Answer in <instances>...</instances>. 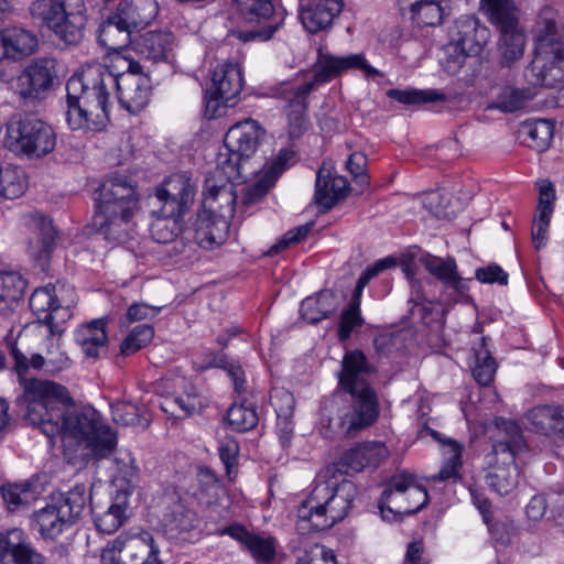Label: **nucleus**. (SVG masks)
<instances>
[{"instance_id":"26","label":"nucleus","mask_w":564,"mask_h":564,"mask_svg":"<svg viewBox=\"0 0 564 564\" xmlns=\"http://www.w3.org/2000/svg\"><path fill=\"white\" fill-rule=\"evenodd\" d=\"M44 562L35 551L29 535L21 529L1 533L0 564H35Z\"/></svg>"},{"instance_id":"31","label":"nucleus","mask_w":564,"mask_h":564,"mask_svg":"<svg viewBox=\"0 0 564 564\" xmlns=\"http://www.w3.org/2000/svg\"><path fill=\"white\" fill-rule=\"evenodd\" d=\"M343 8V0H317L302 8L299 17L303 26L310 33L315 34L330 29Z\"/></svg>"},{"instance_id":"47","label":"nucleus","mask_w":564,"mask_h":564,"mask_svg":"<svg viewBox=\"0 0 564 564\" xmlns=\"http://www.w3.org/2000/svg\"><path fill=\"white\" fill-rule=\"evenodd\" d=\"M480 9L496 29L519 22L516 0H480Z\"/></svg>"},{"instance_id":"64","label":"nucleus","mask_w":564,"mask_h":564,"mask_svg":"<svg viewBox=\"0 0 564 564\" xmlns=\"http://www.w3.org/2000/svg\"><path fill=\"white\" fill-rule=\"evenodd\" d=\"M364 323V318L360 315V308L357 305H349L346 310L343 311L337 337L340 341H346L350 336L352 330L356 327L361 326Z\"/></svg>"},{"instance_id":"48","label":"nucleus","mask_w":564,"mask_h":564,"mask_svg":"<svg viewBox=\"0 0 564 564\" xmlns=\"http://www.w3.org/2000/svg\"><path fill=\"white\" fill-rule=\"evenodd\" d=\"M473 377L480 386L487 387L494 380L497 370V362L488 349L486 337H482L480 341L473 347Z\"/></svg>"},{"instance_id":"18","label":"nucleus","mask_w":564,"mask_h":564,"mask_svg":"<svg viewBox=\"0 0 564 564\" xmlns=\"http://www.w3.org/2000/svg\"><path fill=\"white\" fill-rule=\"evenodd\" d=\"M139 199L135 187L124 175H113L106 180L97 191L96 214H137Z\"/></svg>"},{"instance_id":"40","label":"nucleus","mask_w":564,"mask_h":564,"mask_svg":"<svg viewBox=\"0 0 564 564\" xmlns=\"http://www.w3.org/2000/svg\"><path fill=\"white\" fill-rule=\"evenodd\" d=\"M229 220L215 214L198 218L195 230L197 243L206 249H213L226 242L229 236Z\"/></svg>"},{"instance_id":"42","label":"nucleus","mask_w":564,"mask_h":564,"mask_svg":"<svg viewBox=\"0 0 564 564\" xmlns=\"http://www.w3.org/2000/svg\"><path fill=\"white\" fill-rule=\"evenodd\" d=\"M75 341L86 357L99 358L108 343L106 321L98 318L78 327L75 332Z\"/></svg>"},{"instance_id":"12","label":"nucleus","mask_w":564,"mask_h":564,"mask_svg":"<svg viewBox=\"0 0 564 564\" xmlns=\"http://www.w3.org/2000/svg\"><path fill=\"white\" fill-rule=\"evenodd\" d=\"M241 18L252 28L236 30L232 35L243 43L265 42L283 25L284 13L276 11L271 0H232Z\"/></svg>"},{"instance_id":"50","label":"nucleus","mask_w":564,"mask_h":564,"mask_svg":"<svg viewBox=\"0 0 564 564\" xmlns=\"http://www.w3.org/2000/svg\"><path fill=\"white\" fill-rule=\"evenodd\" d=\"M221 494H224V487L216 474L206 466H198L193 495L202 503L212 505Z\"/></svg>"},{"instance_id":"14","label":"nucleus","mask_w":564,"mask_h":564,"mask_svg":"<svg viewBox=\"0 0 564 564\" xmlns=\"http://www.w3.org/2000/svg\"><path fill=\"white\" fill-rule=\"evenodd\" d=\"M529 84L554 88L564 82V42L534 45L533 58L524 73Z\"/></svg>"},{"instance_id":"41","label":"nucleus","mask_w":564,"mask_h":564,"mask_svg":"<svg viewBox=\"0 0 564 564\" xmlns=\"http://www.w3.org/2000/svg\"><path fill=\"white\" fill-rule=\"evenodd\" d=\"M159 12L156 0H124L116 11L119 21L132 28L135 32L145 28Z\"/></svg>"},{"instance_id":"8","label":"nucleus","mask_w":564,"mask_h":564,"mask_svg":"<svg viewBox=\"0 0 564 564\" xmlns=\"http://www.w3.org/2000/svg\"><path fill=\"white\" fill-rule=\"evenodd\" d=\"M56 144L53 127L33 113H17L7 122L6 145L19 158L43 159Z\"/></svg>"},{"instance_id":"27","label":"nucleus","mask_w":564,"mask_h":564,"mask_svg":"<svg viewBox=\"0 0 564 564\" xmlns=\"http://www.w3.org/2000/svg\"><path fill=\"white\" fill-rule=\"evenodd\" d=\"M29 304L39 321L47 325L52 335L58 324L69 317L68 307L58 303L55 286L52 284L35 289Z\"/></svg>"},{"instance_id":"23","label":"nucleus","mask_w":564,"mask_h":564,"mask_svg":"<svg viewBox=\"0 0 564 564\" xmlns=\"http://www.w3.org/2000/svg\"><path fill=\"white\" fill-rule=\"evenodd\" d=\"M420 262L449 291L447 302L456 303L459 299L467 295L469 280L458 274L457 263L454 258L444 259L424 253L420 258Z\"/></svg>"},{"instance_id":"49","label":"nucleus","mask_w":564,"mask_h":564,"mask_svg":"<svg viewBox=\"0 0 564 564\" xmlns=\"http://www.w3.org/2000/svg\"><path fill=\"white\" fill-rule=\"evenodd\" d=\"M195 513L177 505L163 520V532L170 540H186L185 534L195 527Z\"/></svg>"},{"instance_id":"37","label":"nucleus","mask_w":564,"mask_h":564,"mask_svg":"<svg viewBox=\"0 0 564 564\" xmlns=\"http://www.w3.org/2000/svg\"><path fill=\"white\" fill-rule=\"evenodd\" d=\"M135 214L95 215L99 232L106 240L113 243H124L137 232Z\"/></svg>"},{"instance_id":"29","label":"nucleus","mask_w":564,"mask_h":564,"mask_svg":"<svg viewBox=\"0 0 564 564\" xmlns=\"http://www.w3.org/2000/svg\"><path fill=\"white\" fill-rule=\"evenodd\" d=\"M349 191L348 181L340 175H332L324 167L316 174L314 202L322 213L329 212L339 200L344 199Z\"/></svg>"},{"instance_id":"61","label":"nucleus","mask_w":564,"mask_h":564,"mask_svg":"<svg viewBox=\"0 0 564 564\" xmlns=\"http://www.w3.org/2000/svg\"><path fill=\"white\" fill-rule=\"evenodd\" d=\"M113 482H121L120 489H128L129 494L132 482L138 476V467L134 464V458L126 453L113 460Z\"/></svg>"},{"instance_id":"63","label":"nucleus","mask_w":564,"mask_h":564,"mask_svg":"<svg viewBox=\"0 0 564 564\" xmlns=\"http://www.w3.org/2000/svg\"><path fill=\"white\" fill-rule=\"evenodd\" d=\"M295 564H337V561L330 549L315 543L303 551Z\"/></svg>"},{"instance_id":"9","label":"nucleus","mask_w":564,"mask_h":564,"mask_svg":"<svg viewBox=\"0 0 564 564\" xmlns=\"http://www.w3.org/2000/svg\"><path fill=\"white\" fill-rule=\"evenodd\" d=\"M91 486L76 484L66 494L53 495L50 502L35 512L34 521L44 539H55L72 527L87 510Z\"/></svg>"},{"instance_id":"20","label":"nucleus","mask_w":564,"mask_h":564,"mask_svg":"<svg viewBox=\"0 0 564 564\" xmlns=\"http://www.w3.org/2000/svg\"><path fill=\"white\" fill-rule=\"evenodd\" d=\"M239 177H229L228 172L219 164L205 178L203 204L210 214L229 219L232 217L237 195L232 182Z\"/></svg>"},{"instance_id":"3","label":"nucleus","mask_w":564,"mask_h":564,"mask_svg":"<svg viewBox=\"0 0 564 564\" xmlns=\"http://www.w3.org/2000/svg\"><path fill=\"white\" fill-rule=\"evenodd\" d=\"M357 495V486L351 480L327 468L317 476L308 497L299 507L297 530L330 529L348 516Z\"/></svg>"},{"instance_id":"5","label":"nucleus","mask_w":564,"mask_h":564,"mask_svg":"<svg viewBox=\"0 0 564 564\" xmlns=\"http://www.w3.org/2000/svg\"><path fill=\"white\" fill-rule=\"evenodd\" d=\"M490 39V30L473 15L457 19L448 31V42L444 45L442 67L449 75H458L471 68L465 76H474L479 70L478 56Z\"/></svg>"},{"instance_id":"1","label":"nucleus","mask_w":564,"mask_h":564,"mask_svg":"<svg viewBox=\"0 0 564 564\" xmlns=\"http://www.w3.org/2000/svg\"><path fill=\"white\" fill-rule=\"evenodd\" d=\"M67 389L54 381H33L26 388L25 419L48 437L62 435L76 443L94 459L108 457L117 446V435L94 408L66 411Z\"/></svg>"},{"instance_id":"22","label":"nucleus","mask_w":564,"mask_h":564,"mask_svg":"<svg viewBox=\"0 0 564 564\" xmlns=\"http://www.w3.org/2000/svg\"><path fill=\"white\" fill-rule=\"evenodd\" d=\"M237 541L242 551L247 552L258 564H273L276 557L278 540L264 532L249 531L246 527L235 523L223 530Z\"/></svg>"},{"instance_id":"60","label":"nucleus","mask_w":564,"mask_h":564,"mask_svg":"<svg viewBox=\"0 0 564 564\" xmlns=\"http://www.w3.org/2000/svg\"><path fill=\"white\" fill-rule=\"evenodd\" d=\"M153 327L147 324L135 326L120 345V354L130 356L145 347L153 338Z\"/></svg>"},{"instance_id":"32","label":"nucleus","mask_w":564,"mask_h":564,"mask_svg":"<svg viewBox=\"0 0 564 564\" xmlns=\"http://www.w3.org/2000/svg\"><path fill=\"white\" fill-rule=\"evenodd\" d=\"M30 227L32 235L29 238L28 252L32 259L43 265L54 249L56 230L52 220L43 215L33 216Z\"/></svg>"},{"instance_id":"59","label":"nucleus","mask_w":564,"mask_h":564,"mask_svg":"<svg viewBox=\"0 0 564 564\" xmlns=\"http://www.w3.org/2000/svg\"><path fill=\"white\" fill-rule=\"evenodd\" d=\"M397 265V261L392 257H387L383 259H380L376 261L372 265L368 267L359 276L354 294H352V301L349 305H357L358 308H360V297L362 294L364 289L368 285V283L379 275L384 270H388L390 268H393Z\"/></svg>"},{"instance_id":"53","label":"nucleus","mask_w":564,"mask_h":564,"mask_svg":"<svg viewBox=\"0 0 564 564\" xmlns=\"http://www.w3.org/2000/svg\"><path fill=\"white\" fill-rule=\"evenodd\" d=\"M181 217L180 215H166L164 209H160V216L150 226L152 239L159 243L173 242L182 231Z\"/></svg>"},{"instance_id":"21","label":"nucleus","mask_w":564,"mask_h":564,"mask_svg":"<svg viewBox=\"0 0 564 564\" xmlns=\"http://www.w3.org/2000/svg\"><path fill=\"white\" fill-rule=\"evenodd\" d=\"M197 185L187 173L169 176L158 188L156 198L166 215L184 216L194 204Z\"/></svg>"},{"instance_id":"51","label":"nucleus","mask_w":564,"mask_h":564,"mask_svg":"<svg viewBox=\"0 0 564 564\" xmlns=\"http://www.w3.org/2000/svg\"><path fill=\"white\" fill-rule=\"evenodd\" d=\"M533 98L534 93L530 88L506 86L498 94L495 108L503 112H514L528 107Z\"/></svg>"},{"instance_id":"38","label":"nucleus","mask_w":564,"mask_h":564,"mask_svg":"<svg viewBox=\"0 0 564 564\" xmlns=\"http://www.w3.org/2000/svg\"><path fill=\"white\" fill-rule=\"evenodd\" d=\"M527 416L536 432L564 441V405H539L530 410Z\"/></svg>"},{"instance_id":"2","label":"nucleus","mask_w":564,"mask_h":564,"mask_svg":"<svg viewBox=\"0 0 564 564\" xmlns=\"http://www.w3.org/2000/svg\"><path fill=\"white\" fill-rule=\"evenodd\" d=\"M373 367L359 349L346 351L337 373V391L324 411L329 424H335L344 434L356 433L373 425L379 416L377 392L368 378Z\"/></svg>"},{"instance_id":"45","label":"nucleus","mask_w":564,"mask_h":564,"mask_svg":"<svg viewBox=\"0 0 564 564\" xmlns=\"http://www.w3.org/2000/svg\"><path fill=\"white\" fill-rule=\"evenodd\" d=\"M562 28L563 22L558 12L552 7H543L538 14L533 29L534 45L564 42L560 35Z\"/></svg>"},{"instance_id":"35","label":"nucleus","mask_w":564,"mask_h":564,"mask_svg":"<svg viewBox=\"0 0 564 564\" xmlns=\"http://www.w3.org/2000/svg\"><path fill=\"white\" fill-rule=\"evenodd\" d=\"M181 383L185 388L183 393L174 392L160 401L161 410L178 420L199 413L206 405L205 399L196 392L194 387L188 386L187 388L184 379L181 380Z\"/></svg>"},{"instance_id":"4","label":"nucleus","mask_w":564,"mask_h":564,"mask_svg":"<svg viewBox=\"0 0 564 564\" xmlns=\"http://www.w3.org/2000/svg\"><path fill=\"white\" fill-rule=\"evenodd\" d=\"M100 73L90 69L88 63L66 83V120L72 130L104 129L109 121L106 99L97 85H101Z\"/></svg>"},{"instance_id":"28","label":"nucleus","mask_w":564,"mask_h":564,"mask_svg":"<svg viewBox=\"0 0 564 564\" xmlns=\"http://www.w3.org/2000/svg\"><path fill=\"white\" fill-rule=\"evenodd\" d=\"M389 456V451L383 443L368 442L359 444L346 451L338 464L335 471L338 475L359 473L366 467H377L382 460Z\"/></svg>"},{"instance_id":"62","label":"nucleus","mask_w":564,"mask_h":564,"mask_svg":"<svg viewBox=\"0 0 564 564\" xmlns=\"http://www.w3.org/2000/svg\"><path fill=\"white\" fill-rule=\"evenodd\" d=\"M528 137L534 142V147L544 150L553 138V126L547 120H536L525 126Z\"/></svg>"},{"instance_id":"57","label":"nucleus","mask_w":564,"mask_h":564,"mask_svg":"<svg viewBox=\"0 0 564 564\" xmlns=\"http://www.w3.org/2000/svg\"><path fill=\"white\" fill-rule=\"evenodd\" d=\"M227 424L236 432H247L254 429L259 417L256 409L246 402L234 403L227 411Z\"/></svg>"},{"instance_id":"30","label":"nucleus","mask_w":564,"mask_h":564,"mask_svg":"<svg viewBox=\"0 0 564 564\" xmlns=\"http://www.w3.org/2000/svg\"><path fill=\"white\" fill-rule=\"evenodd\" d=\"M36 47L37 37L26 29L8 26L0 30V62L20 61L33 54Z\"/></svg>"},{"instance_id":"7","label":"nucleus","mask_w":564,"mask_h":564,"mask_svg":"<svg viewBox=\"0 0 564 564\" xmlns=\"http://www.w3.org/2000/svg\"><path fill=\"white\" fill-rule=\"evenodd\" d=\"M90 69L100 73L101 85H97L105 96L106 108L109 110L111 91L116 88L120 106L130 113H138L149 104L151 96V79L142 73L139 63L128 61V69L115 75L107 66L94 62L88 63Z\"/></svg>"},{"instance_id":"6","label":"nucleus","mask_w":564,"mask_h":564,"mask_svg":"<svg viewBox=\"0 0 564 564\" xmlns=\"http://www.w3.org/2000/svg\"><path fill=\"white\" fill-rule=\"evenodd\" d=\"M29 13L66 45H78L84 37L87 23L84 0H34Z\"/></svg>"},{"instance_id":"55","label":"nucleus","mask_w":564,"mask_h":564,"mask_svg":"<svg viewBox=\"0 0 564 564\" xmlns=\"http://www.w3.org/2000/svg\"><path fill=\"white\" fill-rule=\"evenodd\" d=\"M26 188L24 172L12 165L0 166V197L14 199L20 197Z\"/></svg>"},{"instance_id":"46","label":"nucleus","mask_w":564,"mask_h":564,"mask_svg":"<svg viewBox=\"0 0 564 564\" xmlns=\"http://www.w3.org/2000/svg\"><path fill=\"white\" fill-rule=\"evenodd\" d=\"M1 495L10 511H17L22 507H29L33 503L39 495V488L35 481L30 479L7 482L1 486Z\"/></svg>"},{"instance_id":"15","label":"nucleus","mask_w":564,"mask_h":564,"mask_svg":"<svg viewBox=\"0 0 564 564\" xmlns=\"http://www.w3.org/2000/svg\"><path fill=\"white\" fill-rule=\"evenodd\" d=\"M242 87L243 77L238 64L231 62L218 64L212 75V85L207 89L206 116L215 117L220 105L234 106Z\"/></svg>"},{"instance_id":"24","label":"nucleus","mask_w":564,"mask_h":564,"mask_svg":"<svg viewBox=\"0 0 564 564\" xmlns=\"http://www.w3.org/2000/svg\"><path fill=\"white\" fill-rule=\"evenodd\" d=\"M54 61L40 58L28 65L18 78L19 94L24 99H42L53 86Z\"/></svg>"},{"instance_id":"19","label":"nucleus","mask_w":564,"mask_h":564,"mask_svg":"<svg viewBox=\"0 0 564 564\" xmlns=\"http://www.w3.org/2000/svg\"><path fill=\"white\" fill-rule=\"evenodd\" d=\"M9 347L10 354L14 359V370L23 388V401L25 404L28 384L33 381H46L29 377L30 369L43 370L45 373L54 376L70 367V359L64 351H61L59 349L48 350L46 357L40 354H33L30 358H28L18 348L17 343H10Z\"/></svg>"},{"instance_id":"17","label":"nucleus","mask_w":564,"mask_h":564,"mask_svg":"<svg viewBox=\"0 0 564 564\" xmlns=\"http://www.w3.org/2000/svg\"><path fill=\"white\" fill-rule=\"evenodd\" d=\"M347 70H360L367 78L383 76L379 69L369 64L362 53L336 56L324 52L323 48L319 47L314 64V75L310 82L316 87L332 82Z\"/></svg>"},{"instance_id":"36","label":"nucleus","mask_w":564,"mask_h":564,"mask_svg":"<svg viewBox=\"0 0 564 564\" xmlns=\"http://www.w3.org/2000/svg\"><path fill=\"white\" fill-rule=\"evenodd\" d=\"M173 43L171 32H148L134 39L133 51L155 63L169 62L173 57Z\"/></svg>"},{"instance_id":"33","label":"nucleus","mask_w":564,"mask_h":564,"mask_svg":"<svg viewBox=\"0 0 564 564\" xmlns=\"http://www.w3.org/2000/svg\"><path fill=\"white\" fill-rule=\"evenodd\" d=\"M555 189L551 182L543 181L539 185V204L533 219L531 236L534 248L540 250L547 242V231L554 210Z\"/></svg>"},{"instance_id":"16","label":"nucleus","mask_w":564,"mask_h":564,"mask_svg":"<svg viewBox=\"0 0 564 564\" xmlns=\"http://www.w3.org/2000/svg\"><path fill=\"white\" fill-rule=\"evenodd\" d=\"M519 440L510 442H496L491 453L488 455V463L495 466L486 475V484L500 495L510 494L518 485L519 471L514 464L517 449L520 447L521 435Z\"/></svg>"},{"instance_id":"13","label":"nucleus","mask_w":564,"mask_h":564,"mask_svg":"<svg viewBox=\"0 0 564 564\" xmlns=\"http://www.w3.org/2000/svg\"><path fill=\"white\" fill-rule=\"evenodd\" d=\"M159 553L150 532L133 535L122 533L107 544L100 561L101 564H162L158 558Z\"/></svg>"},{"instance_id":"10","label":"nucleus","mask_w":564,"mask_h":564,"mask_svg":"<svg viewBox=\"0 0 564 564\" xmlns=\"http://www.w3.org/2000/svg\"><path fill=\"white\" fill-rule=\"evenodd\" d=\"M429 503L426 489L408 473L393 476L378 502L382 519L399 521L404 516L419 512Z\"/></svg>"},{"instance_id":"54","label":"nucleus","mask_w":564,"mask_h":564,"mask_svg":"<svg viewBox=\"0 0 564 564\" xmlns=\"http://www.w3.org/2000/svg\"><path fill=\"white\" fill-rule=\"evenodd\" d=\"M411 13L420 26L438 25L444 18L443 0H416L411 4Z\"/></svg>"},{"instance_id":"39","label":"nucleus","mask_w":564,"mask_h":564,"mask_svg":"<svg viewBox=\"0 0 564 564\" xmlns=\"http://www.w3.org/2000/svg\"><path fill=\"white\" fill-rule=\"evenodd\" d=\"M497 30L500 33L498 41L499 65L510 67L523 57L527 43L525 34L519 22Z\"/></svg>"},{"instance_id":"44","label":"nucleus","mask_w":564,"mask_h":564,"mask_svg":"<svg viewBox=\"0 0 564 564\" xmlns=\"http://www.w3.org/2000/svg\"><path fill=\"white\" fill-rule=\"evenodd\" d=\"M338 301L330 290H322L316 296H308L302 301L300 313L303 319L310 324L328 318L336 313Z\"/></svg>"},{"instance_id":"52","label":"nucleus","mask_w":564,"mask_h":564,"mask_svg":"<svg viewBox=\"0 0 564 564\" xmlns=\"http://www.w3.org/2000/svg\"><path fill=\"white\" fill-rule=\"evenodd\" d=\"M26 286L25 279L19 272H0V303L12 308L23 297Z\"/></svg>"},{"instance_id":"56","label":"nucleus","mask_w":564,"mask_h":564,"mask_svg":"<svg viewBox=\"0 0 564 564\" xmlns=\"http://www.w3.org/2000/svg\"><path fill=\"white\" fill-rule=\"evenodd\" d=\"M387 96L403 105H423L447 99L446 95L437 89H390Z\"/></svg>"},{"instance_id":"58","label":"nucleus","mask_w":564,"mask_h":564,"mask_svg":"<svg viewBox=\"0 0 564 564\" xmlns=\"http://www.w3.org/2000/svg\"><path fill=\"white\" fill-rule=\"evenodd\" d=\"M463 446L456 441L449 440L446 443V458L441 470L433 476L434 480L446 481L456 480L459 477L462 467Z\"/></svg>"},{"instance_id":"34","label":"nucleus","mask_w":564,"mask_h":564,"mask_svg":"<svg viewBox=\"0 0 564 564\" xmlns=\"http://www.w3.org/2000/svg\"><path fill=\"white\" fill-rule=\"evenodd\" d=\"M128 489H122L117 491V495L111 498L106 509L93 507L91 501L88 502L87 509L90 507L98 531L111 534L124 524L128 519Z\"/></svg>"},{"instance_id":"11","label":"nucleus","mask_w":564,"mask_h":564,"mask_svg":"<svg viewBox=\"0 0 564 564\" xmlns=\"http://www.w3.org/2000/svg\"><path fill=\"white\" fill-rule=\"evenodd\" d=\"M264 135L265 130L251 118L236 122L229 128L224 139L228 153L225 159H221L223 154H220L217 164L228 172L229 177H240L241 162L257 152Z\"/></svg>"},{"instance_id":"25","label":"nucleus","mask_w":564,"mask_h":564,"mask_svg":"<svg viewBox=\"0 0 564 564\" xmlns=\"http://www.w3.org/2000/svg\"><path fill=\"white\" fill-rule=\"evenodd\" d=\"M311 82L299 84L296 82L281 83L275 90V96L285 101V111L288 113L292 134L294 130H301L308 108L307 98L314 90Z\"/></svg>"},{"instance_id":"43","label":"nucleus","mask_w":564,"mask_h":564,"mask_svg":"<svg viewBox=\"0 0 564 564\" xmlns=\"http://www.w3.org/2000/svg\"><path fill=\"white\" fill-rule=\"evenodd\" d=\"M119 19L120 17L113 13L98 30V43L107 50L119 51L130 44L133 46L132 35L135 31Z\"/></svg>"}]
</instances>
